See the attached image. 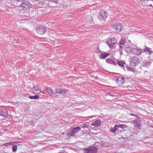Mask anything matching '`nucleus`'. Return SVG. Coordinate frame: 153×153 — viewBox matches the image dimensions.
<instances>
[{"instance_id":"35","label":"nucleus","mask_w":153,"mask_h":153,"mask_svg":"<svg viewBox=\"0 0 153 153\" xmlns=\"http://www.w3.org/2000/svg\"><path fill=\"white\" fill-rule=\"evenodd\" d=\"M64 134V132H62V134Z\"/></svg>"},{"instance_id":"38","label":"nucleus","mask_w":153,"mask_h":153,"mask_svg":"<svg viewBox=\"0 0 153 153\" xmlns=\"http://www.w3.org/2000/svg\"><path fill=\"white\" fill-rule=\"evenodd\" d=\"M152 1H153V0H152Z\"/></svg>"},{"instance_id":"6","label":"nucleus","mask_w":153,"mask_h":153,"mask_svg":"<svg viewBox=\"0 0 153 153\" xmlns=\"http://www.w3.org/2000/svg\"><path fill=\"white\" fill-rule=\"evenodd\" d=\"M46 29L45 27H38L36 29L37 33L39 35L44 34L46 31Z\"/></svg>"},{"instance_id":"36","label":"nucleus","mask_w":153,"mask_h":153,"mask_svg":"<svg viewBox=\"0 0 153 153\" xmlns=\"http://www.w3.org/2000/svg\"><path fill=\"white\" fill-rule=\"evenodd\" d=\"M122 52H120V54H122Z\"/></svg>"},{"instance_id":"15","label":"nucleus","mask_w":153,"mask_h":153,"mask_svg":"<svg viewBox=\"0 0 153 153\" xmlns=\"http://www.w3.org/2000/svg\"><path fill=\"white\" fill-rule=\"evenodd\" d=\"M96 12L95 11H91V14L90 16L89 17V21L91 23H92L93 22V16L96 14Z\"/></svg>"},{"instance_id":"2","label":"nucleus","mask_w":153,"mask_h":153,"mask_svg":"<svg viewBox=\"0 0 153 153\" xmlns=\"http://www.w3.org/2000/svg\"><path fill=\"white\" fill-rule=\"evenodd\" d=\"M81 129V128L79 127H76L72 128L70 131V132H71V134L68 133L67 134V135L69 138L71 137H74L75 135V133L77 132Z\"/></svg>"},{"instance_id":"19","label":"nucleus","mask_w":153,"mask_h":153,"mask_svg":"<svg viewBox=\"0 0 153 153\" xmlns=\"http://www.w3.org/2000/svg\"><path fill=\"white\" fill-rule=\"evenodd\" d=\"M45 91L50 94H51L53 92V91L52 89L50 88H47L45 89Z\"/></svg>"},{"instance_id":"27","label":"nucleus","mask_w":153,"mask_h":153,"mask_svg":"<svg viewBox=\"0 0 153 153\" xmlns=\"http://www.w3.org/2000/svg\"><path fill=\"white\" fill-rule=\"evenodd\" d=\"M35 92L37 94H40L41 92V90L40 88H39L38 89H35L34 90Z\"/></svg>"},{"instance_id":"4","label":"nucleus","mask_w":153,"mask_h":153,"mask_svg":"<svg viewBox=\"0 0 153 153\" xmlns=\"http://www.w3.org/2000/svg\"><path fill=\"white\" fill-rule=\"evenodd\" d=\"M97 149L95 147L85 149L84 150V153H97Z\"/></svg>"},{"instance_id":"24","label":"nucleus","mask_w":153,"mask_h":153,"mask_svg":"<svg viewBox=\"0 0 153 153\" xmlns=\"http://www.w3.org/2000/svg\"><path fill=\"white\" fill-rule=\"evenodd\" d=\"M12 143H16V142H11L10 143H7L4 144H3V146H9L10 145H11V144Z\"/></svg>"},{"instance_id":"37","label":"nucleus","mask_w":153,"mask_h":153,"mask_svg":"<svg viewBox=\"0 0 153 153\" xmlns=\"http://www.w3.org/2000/svg\"><path fill=\"white\" fill-rule=\"evenodd\" d=\"M150 5L151 6H152V4H150Z\"/></svg>"},{"instance_id":"11","label":"nucleus","mask_w":153,"mask_h":153,"mask_svg":"<svg viewBox=\"0 0 153 153\" xmlns=\"http://www.w3.org/2000/svg\"><path fill=\"white\" fill-rule=\"evenodd\" d=\"M124 82L123 77H119L116 79V82L119 85H121L123 84Z\"/></svg>"},{"instance_id":"3","label":"nucleus","mask_w":153,"mask_h":153,"mask_svg":"<svg viewBox=\"0 0 153 153\" xmlns=\"http://www.w3.org/2000/svg\"><path fill=\"white\" fill-rule=\"evenodd\" d=\"M19 7L23 10H26L30 8L31 7V4L28 1H24L22 2Z\"/></svg>"},{"instance_id":"32","label":"nucleus","mask_w":153,"mask_h":153,"mask_svg":"<svg viewBox=\"0 0 153 153\" xmlns=\"http://www.w3.org/2000/svg\"><path fill=\"white\" fill-rule=\"evenodd\" d=\"M140 1L142 2H145V0H139Z\"/></svg>"},{"instance_id":"16","label":"nucleus","mask_w":153,"mask_h":153,"mask_svg":"<svg viewBox=\"0 0 153 153\" xmlns=\"http://www.w3.org/2000/svg\"><path fill=\"white\" fill-rule=\"evenodd\" d=\"M106 62L109 64H112L114 65H116V64L115 62L112 59L108 58L106 60Z\"/></svg>"},{"instance_id":"22","label":"nucleus","mask_w":153,"mask_h":153,"mask_svg":"<svg viewBox=\"0 0 153 153\" xmlns=\"http://www.w3.org/2000/svg\"><path fill=\"white\" fill-rule=\"evenodd\" d=\"M1 115L4 117H6L7 115V111H2L1 112Z\"/></svg>"},{"instance_id":"29","label":"nucleus","mask_w":153,"mask_h":153,"mask_svg":"<svg viewBox=\"0 0 153 153\" xmlns=\"http://www.w3.org/2000/svg\"><path fill=\"white\" fill-rule=\"evenodd\" d=\"M82 127L83 128H88V126L85 124H84L82 125Z\"/></svg>"},{"instance_id":"20","label":"nucleus","mask_w":153,"mask_h":153,"mask_svg":"<svg viewBox=\"0 0 153 153\" xmlns=\"http://www.w3.org/2000/svg\"><path fill=\"white\" fill-rule=\"evenodd\" d=\"M118 128L120 127L123 129H124L128 127V126L127 125L123 124H121L118 125Z\"/></svg>"},{"instance_id":"17","label":"nucleus","mask_w":153,"mask_h":153,"mask_svg":"<svg viewBox=\"0 0 153 153\" xmlns=\"http://www.w3.org/2000/svg\"><path fill=\"white\" fill-rule=\"evenodd\" d=\"M118 128V125H115L114 126V128H111L110 129V131L111 132L114 133L117 130Z\"/></svg>"},{"instance_id":"25","label":"nucleus","mask_w":153,"mask_h":153,"mask_svg":"<svg viewBox=\"0 0 153 153\" xmlns=\"http://www.w3.org/2000/svg\"><path fill=\"white\" fill-rule=\"evenodd\" d=\"M127 69L128 71H131L134 73L135 71L134 69L130 67H128Z\"/></svg>"},{"instance_id":"18","label":"nucleus","mask_w":153,"mask_h":153,"mask_svg":"<svg viewBox=\"0 0 153 153\" xmlns=\"http://www.w3.org/2000/svg\"><path fill=\"white\" fill-rule=\"evenodd\" d=\"M133 62L134 65H137L139 63V60L137 58L134 57Z\"/></svg>"},{"instance_id":"14","label":"nucleus","mask_w":153,"mask_h":153,"mask_svg":"<svg viewBox=\"0 0 153 153\" xmlns=\"http://www.w3.org/2000/svg\"><path fill=\"white\" fill-rule=\"evenodd\" d=\"M143 52H145L150 56L152 53H153L152 51L150 50V49L148 47H146V48L143 50Z\"/></svg>"},{"instance_id":"31","label":"nucleus","mask_w":153,"mask_h":153,"mask_svg":"<svg viewBox=\"0 0 153 153\" xmlns=\"http://www.w3.org/2000/svg\"><path fill=\"white\" fill-rule=\"evenodd\" d=\"M50 1L52 2H53L55 3H58V0H50Z\"/></svg>"},{"instance_id":"5","label":"nucleus","mask_w":153,"mask_h":153,"mask_svg":"<svg viewBox=\"0 0 153 153\" xmlns=\"http://www.w3.org/2000/svg\"><path fill=\"white\" fill-rule=\"evenodd\" d=\"M117 40L114 38H112L107 41V43L109 47L111 48L114 44L116 43Z\"/></svg>"},{"instance_id":"21","label":"nucleus","mask_w":153,"mask_h":153,"mask_svg":"<svg viewBox=\"0 0 153 153\" xmlns=\"http://www.w3.org/2000/svg\"><path fill=\"white\" fill-rule=\"evenodd\" d=\"M125 43V41L123 40H122L120 42V46L121 49H122V48L124 47Z\"/></svg>"},{"instance_id":"13","label":"nucleus","mask_w":153,"mask_h":153,"mask_svg":"<svg viewBox=\"0 0 153 153\" xmlns=\"http://www.w3.org/2000/svg\"><path fill=\"white\" fill-rule=\"evenodd\" d=\"M110 55L109 53L104 52L99 56V58L101 59H104Z\"/></svg>"},{"instance_id":"12","label":"nucleus","mask_w":153,"mask_h":153,"mask_svg":"<svg viewBox=\"0 0 153 153\" xmlns=\"http://www.w3.org/2000/svg\"><path fill=\"white\" fill-rule=\"evenodd\" d=\"M101 124V122L100 120H98L92 123L91 125L92 126L97 127L100 126Z\"/></svg>"},{"instance_id":"26","label":"nucleus","mask_w":153,"mask_h":153,"mask_svg":"<svg viewBox=\"0 0 153 153\" xmlns=\"http://www.w3.org/2000/svg\"><path fill=\"white\" fill-rule=\"evenodd\" d=\"M17 147L16 145H14L12 147V151L13 152L16 151Z\"/></svg>"},{"instance_id":"33","label":"nucleus","mask_w":153,"mask_h":153,"mask_svg":"<svg viewBox=\"0 0 153 153\" xmlns=\"http://www.w3.org/2000/svg\"><path fill=\"white\" fill-rule=\"evenodd\" d=\"M18 2H20L22 0H17Z\"/></svg>"},{"instance_id":"23","label":"nucleus","mask_w":153,"mask_h":153,"mask_svg":"<svg viewBox=\"0 0 153 153\" xmlns=\"http://www.w3.org/2000/svg\"><path fill=\"white\" fill-rule=\"evenodd\" d=\"M29 98L31 99H36L39 98V96L38 95H36L34 96H31L29 97Z\"/></svg>"},{"instance_id":"7","label":"nucleus","mask_w":153,"mask_h":153,"mask_svg":"<svg viewBox=\"0 0 153 153\" xmlns=\"http://www.w3.org/2000/svg\"><path fill=\"white\" fill-rule=\"evenodd\" d=\"M68 90L65 89H61L57 88L55 90V92L59 94H64L66 93L67 91H68Z\"/></svg>"},{"instance_id":"30","label":"nucleus","mask_w":153,"mask_h":153,"mask_svg":"<svg viewBox=\"0 0 153 153\" xmlns=\"http://www.w3.org/2000/svg\"><path fill=\"white\" fill-rule=\"evenodd\" d=\"M52 97H56L57 96V94H56L55 93H53L52 95Z\"/></svg>"},{"instance_id":"28","label":"nucleus","mask_w":153,"mask_h":153,"mask_svg":"<svg viewBox=\"0 0 153 153\" xmlns=\"http://www.w3.org/2000/svg\"><path fill=\"white\" fill-rule=\"evenodd\" d=\"M117 64L118 65H120L121 66H123V62H121L118 61L117 62Z\"/></svg>"},{"instance_id":"9","label":"nucleus","mask_w":153,"mask_h":153,"mask_svg":"<svg viewBox=\"0 0 153 153\" xmlns=\"http://www.w3.org/2000/svg\"><path fill=\"white\" fill-rule=\"evenodd\" d=\"M143 52L142 50L139 48H134L132 51L133 53L136 55H139Z\"/></svg>"},{"instance_id":"10","label":"nucleus","mask_w":153,"mask_h":153,"mask_svg":"<svg viewBox=\"0 0 153 153\" xmlns=\"http://www.w3.org/2000/svg\"><path fill=\"white\" fill-rule=\"evenodd\" d=\"M125 50L127 53L128 54L132 52L133 49L130 45L127 44L125 46Z\"/></svg>"},{"instance_id":"1","label":"nucleus","mask_w":153,"mask_h":153,"mask_svg":"<svg viewBox=\"0 0 153 153\" xmlns=\"http://www.w3.org/2000/svg\"><path fill=\"white\" fill-rule=\"evenodd\" d=\"M112 27L116 32H120L122 30L123 26L120 23H116L112 25Z\"/></svg>"},{"instance_id":"8","label":"nucleus","mask_w":153,"mask_h":153,"mask_svg":"<svg viewBox=\"0 0 153 153\" xmlns=\"http://www.w3.org/2000/svg\"><path fill=\"white\" fill-rule=\"evenodd\" d=\"M100 15L102 16V18L105 20L108 17L107 13L104 10L102 9L100 11Z\"/></svg>"},{"instance_id":"34","label":"nucleus","mask_w":153,"mask_h":153,"mask_svg":"<svg viewBox=\"0 0 153 153\" xmlns=\"http://www.w3.org/2000/svg\"><path fill=\"white\" fill-rule=\"evenodd\" d=\"M120 131L121 132H123V130H121Z\"/></svg>"}]
</instances>
